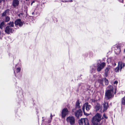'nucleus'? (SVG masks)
<instances>
[{
    "mask_svg": "<svg viewBox=\"0 0 125 125\" xmlns=\"http://www.w3.org/2000/svg\"><path fill=\"white\" fill-rule=\"evenodd\" d=\"M107 88L108 89L106 91L105 95V98L107 100L110 99L114 96L113 87L111 85H109Z\"/></svg>",
    "mask_w": 125,
    "mask_h": 125,
    "instance_id": "f257e3e1",
    "label": "nucleus"
},
{
    "mask_svg": "<svg viewBox=\"0 0 125 125\" xmlns=\"http://www.w3.org/2000/svg\"><path fill=\"white\" fill-rule=\"evenodd\" d=\"M102 115L100 114L97 113L94 116V119L95 120L94 121V125H100V121L101 120Z\"/></svg>",
    "mask_w": 125,
    "mask_h": 125,
    "instance_id": "f03ea898",
    "label": "nucleus"
},
{
    "mask_svg": "<svg viewBox=\"0 0 125 125\" xmlns=\"http://www.w3.org/2000/svg\"><path fill=\"white\" fill-rule=\"evenodd\" d=\"M67 122L69 123L71 125H74L75 123V120L74 117L73 116H69L66 119Z\"/></svg>",
    "mask_w": 125,
    "mask_h": 125,
    "instance_id": "7ed1b4c3",
    "label": "nucleus"
},
{
    "mask_svg": "<svg viewBox=\"0 0 125 125\" xmlns=\"http://www.w3.org/2000/svg\"><path fill=\"white\" fill-rule=\"evenodd\" d=\"M80 125H89L88 120L87 118H81L78 121Z\"/></svg>",
    "mask_w": 125,
    "mask_h": 125,
    "instance_id": "20e7f679",
    "label": "nucleus"
},
{
    "mask_svg": "<svg viewBox=\"0 0 125 125\" xmlns=\"http://www.w3.org/2000/svg\"><path fill=\"white\" fill-rule=\"evenodd\" d=\"M74 115L78 119L82 116L83 115V112L81 109H79L74 112Z\"/></svg>",
    "mask_w": 125,
    "mask_h": 125,
    "instance_id": "39448f33",
    "label": "nucleus"
},
{
    "mask_svg": "<svg viewBox=\"0 0 125 125\" xmlns=\"http://www.w3.org/2000/svg\"><path fill=\"white\" fill-rule=\"evenodd\" d=\"M125 63L121 62H118V67L115 69V71L116 72H119V69L121 70L123 67L125 66Z\"/></svg>",
    "mask_w": 125,
    "mask_h": 125,
    "instance_id": "423d86ee",
    "label": "nucleus"
},
{
    "mask_svg": "<svg viewBox=\"0 0 125 125\" xmlns=\"http://www.w3.org/2000/svg\"><path fill=\"white\" fill-rule=\"evenodd\" d=\"M69 113V111L67 109L65 108L63 109L61 113L62 116V118H64Z\"/></svg>",
    "mask_w": 125,
    "mask_h": 125,
    "instance_id": "0eeeda50",
    "label": "nucleus"
},
{
    "mask_svg": "<svg viewBox=\"0 0 125 125\" xmlns=\"http://www.w3.org/2000/svg\"><path fill=\"white\" fill-rule=\"evenodd\" d=\"M105 66V63L104 62H102L99 64L97 66V70L98 72L100 71Z\"/></svg>",
    "mask_w": 125,
    "mask_h": 125,
    "instance_id": "6e6552de",
    "label": "nucleus"
},
{
    "mask_svg": "<svg viewBox=\"0 0 125 125\" xmlns=\"http://www.w3.org/2000/svg\"><path fill=\"white\" fill-rule=\"evenodd\" d=\"M15 24L16 27L19 26L21 27L23 24V22L21 21V20L19 19L15 21Z\"/></svg>",
    "mask_w": 125,
    "mask_h": 125,
    "instance_id": "1a4fd4ad",
    "label": "nucleus"
},
{
    "mask_svg": "<svg viewBox=\"0 0 125 125\" xmlns=\"http://www.w3.org/2000/svg\"><path fill=\"white\" fill-rule=\"evenodd\" d=\"M13 31L14 30L9 26H7L6 27L5 32L9 34L10 33H12Z\"/></svg>",
    "mask_w": 125,
    "mask_h": 125,
    "instance_id": "9d476101",
    "label": "nucleus"
},
{
    "mask_svg": "<svg viewBox=\"0 0 125 125\" xmlns=\"http://www.w3.org/2000/svg\"><path fill=\"white\" fill-rule=\"evenodd\" d=\"M103 105L104 107L103 111L104 112L105 111H106L107 109L109 107V106L108 105V103L105 101L104 102Z\"/></svg>",
    "mask_w": 125,
    "mask_h": 125,
    "instance_id": "9b49d317",
    "label": "nucleus"
},
{
    "mask_svg": "<svg viewBox=\"0 0 125 125\" xmlns=\"http://www.w3.org/2000/svg\"><path fill=\"white\" fill-rule=\"evenodd\" d=\"M18 0H13L12 1V5L14 7L18 6L19 4Z\"/></svg>",
    "mask_w": 125,
    "mask_h": 125,
    "instance_id": "f8f14e48",
    "label": "nucleus"
},
{
    "mask_svg": "<svg viewBox=\"0 0 125 125\" xmlns=\"http://www.w3.org/2000/svg\"><path fill=\"white\" fill-rule=\"evenodd\" d=\"M84 106H85L86 109L87 111H89L90 109L91 108V106L90 105L88 104V103H85L84 104Z\"/></svg>",
    "mask_w": 125,
    "mask_h": 125,
    "instance_id": "ddd939ff",
    "label": "nucleus"
},
{
    "mask_svg": "<svg viewBox=\"0 0 125 125\" xmlns=\"http://www.w3.org/2000/svg\"><path fill=\"white\" fill-rule=\"evenodd\" d=\"M80 103L79 100H77L75 104V108L76 109H79L80 108Z\"/></svg>",
    "mask_w": 125,
    "mask_h": 125,
    "instance_id": "4468645a",
    "label": "nucleus"
},
{
    "mask_svg": "<svg viewBox=\"0 0 125 125\" xmlns=\"http://www.w3.org/2000/svg\"><path fill=\"white\" fill-rule=\"evenodd\" d=\"M110 69V68L109 67H106L105 71V77H106L107 76L108 73V72L109 70Z\"/></svg>",
    "mask_w": 125,
    "mask_h": 125,
    "instance_id": "2eb2a0df",
    "label": "nucleus"
},
{
    "mask_svg": "<svg viewBox=\"0 0 125 125\" xmlns=\"http://www.w3.org/2000/svg\"><path fill=\"white\" fill-rule=\"evenodd\" d=\"M101 107V106L100 104L98 103H97L95 107L96 111H98L100 109Z\"/></svg>",
    "mask_w": 125,
    "mask_h": 125,
    "instance_id": "dca6fc26",
    "label": "nucleus"
},
{
    "mask_svg": "<svg viewBox=\"0 0 125 125\" xmlns=\"http://www.w3.org/2000/svg\"><path fill=\"white\" fill-rule=\"evenodd\" d=\"M121 51V50L120 48H118V47L116 49H115L114 51L116 54H117L119 53Z\"/></svg>",
    "mask_w": 125,
    "mask_h": 125,
    "instance_id": "f3484780",
    "label": "nucleus"
},
{
    "mask_svg": "<svg viewBox=\"0 0 125 125\" xmlns=\"http://www.w3.org/2000/svg\"><path fill=\"white\" fill-rule=\"evenodd\" d=\"M85 107V106H84V104L82 107V109L83 110L84 115L86 116H88V115H89V114H87L85 112V111H84Z\"/></svg>",
    "mask_w": 125,
    "mask_h": 125,
    "instance_id": "a211bd4d",
    "label": "nucleus"
},
{
    "mask_svg": "<svg viewBox=\"0 0 125 125\" xmlns=\"http://www.w3.org/2000/svg\"><path fill=\"white\" fill-rule=\"evenodd\" d=\"M10 19V18L8 16H6L5 17V19L4 20V21L7 22L9 21Z\"/></svg>",
    "mask_w": 125,
    "mask_h": 125,
    "instance_id": "6ab92c4d",
    "label": "nucleus"
},
{
    "mask_svg": "<svg viewBox=\"0 0 125 125\" xmlns=\"http://www.w3.org/2000/svg\"><path fill=\"white\" fill-rule=\"evenodd\" d=\"M4 21H2L0 24V28L1 30L3 29V27L4 25Z\"/></svg>",
    "mask_w": 125,
    "mask_h": 125,
    "instance_id": "aec40b11",
    "label": "nucleus"
},
{
    "mask_svg": "<svg viewBox=\"0 0 125 125\" xmlns=\"http://www.w3.org/2000/svg\"><path fill=\"white\" fill-rule=\"evenodd\" d=\"M122 104L123 105H125V97H123L121 101Z\"/></svg>",
    "mask_w": 125,
    "mask_h": 125,
    "instance_id": "412c9836",
    "label": "nucleus"
},
{
    "mask_svg": "<svg viewBox=\"0 0 125 125\" xmlns=\"http://www.w3.org/2000/svg\"><path fill=\"white\" fill-rule=\"evenodd\" d=\"M103 81L104 80L103 79H99L98 80L99 82L102 85H103Z\"/></svg>",
    "mask_w": 125,
    "mask_h": 125,
    "instance_id": "4be33fe9",
    "label": "nucleus"
},
{
    "mask_svg": "<svg viewBox=\"0 0 125 125\" xmlns=\"http://www.w3.org/2000/svg\"><path fill=\"white\" fill-rule=\"evenodd\" d=\"M9 26L10 27H13L14 26V23L12 22H10L9 23H8Z\"/></svg>",
    "mask_w": 125,
    "mask_h": 125,
    "instance_id": "5701e85b",
    "label": "nucleus"
},
{
    "mask_svg": "<svg viewBox=\"0 0 125 125\" xmlns=\"http://www.w3.org/2000/svg\"><path fill=\"white\" fill-rule=\"evenodd\" d=\"M104 81L105 84L106 85H108L109 83L108 80L106 78H104Z\"/></svg>",
    "mask_w": 125,
    "mask_h": 125,
    "instance_id": "b1692460",
    "label": "nucleus"
},
{
    "mask_svg": "<svg viewBox=\"0 0 125 125\" xmlns=\"http://www.w3.org/2000/svg\"><path fill=\"white\" fill-rule=\"evenodd\" d=\"M7 10H5V11L3 13H2V17H4L6 16L7 13Z\"/></svg>",
    "mask_w": 125,
    "mask_h": 125,
    "instance_id": "393cba45",
    "label": "nucleus"
},
{
    "mask_svg": "<svg viewBox=\"0 0 125 125\" xmlns=\"http://www.w3.org/2000/svg\"><path fill=\"white\" fill-rule=\"evenodd\" d=\"M93 67L94 66L93 65L92 66H91L90 68L91 69V70H90V72L91 73H92L93 72L94 70H93Z\"/></svg>",
    "mask_w": 125,
    "mask_h": 125,
    "instance_id": "a878e982",
    "label": "nucleus"
},
{
    "mask_svg": "<svg viewBox=\"0 0 125 125\" xmlns=\"http://www.w3.org/2000/svg\"><path fill=\"white\" fill-rule=\"evenodd\" d=\"M21 70V69L20 68H18L16 69V72L17 73H18L20 72Z\"/></svg>",
    "mask_w": 125,
    "mask_h": 125,
    "instance_id": "bb28decb",
    "label": "nucleus"
},
{
    "mask_svg": "<svg viewBox=\"0 0 125 125\" xmlns=\"http://www.w3.org/2000/svg\"><path fill=\"white\" fill-rule=\"evenodd\" d=\"M92 125H94V116L92 118Z\"/></svg>",
    "mask_w": 125,
    "mask_h": 125,
    "instance_id": "cd10ccee",
    "label": "nucleus"
},
{
    "mask_svg": "<svg viewBox=\"0 0 125 125\" xmlns=\"http://www.w3.org/2000/svg\"><path fill=\"white\" fill-rule=\"evenodd\" d=\"M103 116L106 119H107L108 118V117L105 114H104L103 115Z\"/></svg>",
    "mask_w": 125,
    "mask_h": 125,
    "instance_id": "c85d7f7f",
    "label": "nucleus"
},
{
    "mask_svg": "<svg viewBox=\"0 0 125 125\" xmlns=\"http://www.w3.org/2000/svg\"><path fill=\"white\" fill-rule=\"evenodd\" d=\"M118 83V81H115L114 82V84H116V85Z\"/></svg>",
    "mask_w": 125,
    "mask_h": 125,
    "instance_id": "c756f323",
    "label": "nucleus"
},
{
    "mask_svg": "<svg viewBox=\"0 0 125 125\" xmlns=\"http://www.w3.org/2000/svg\"><path fill=\"white\" fill-rule=\"evenodd\" d=\"M52 120V119H49L48 121V123H50L51 122Z\"/></svg>",
    "mask_w": 125,
    "mask_h": 125,
    "instance_id": "7c9ffc66",
    "label": "nucleus"
},
{
    "mask_svg": "<svg viewBox=\"0 0 125 125\" xmlns=\"http://www.w3.org/2000/svg\"><path fill=\"white\" fill-rule=\"evenodd\" d=\"M61 1L63 2H67L68 1H67L66 0H62Z\"/></svg>",
    "mask_w": 125,
    "mask_h": 125,
    "instance_id": "2f4dec72",
    "label": "nucleus"
},
{
    "mask_svg": "<svg viewBox=\"0 0 125 125\" xmlns=\"http://www.w3.org/2000/svg\"><path fill=\"white\" fill-rule=\"evenodd\" d=\"M53 115H52V114L51 113V114L50 115V119H52V117L53 116Z\"/></svg>",
    "mask_w": 125,
    "mask_h": 125,
    "instance_id": "473e14b6",
    "label": "nucleus"
},
{
    "mask_svg": "<svg viewBox=\"0 0 125 125\" xmlns=\"http://www.w3.org/2000/svg\"><path fill=\"white\" fill-rule=\"evenodd\" d=\"M119 1L121 2H123V0H119Z\"/></svg>",
    "mask_w": 125,
    "mask_h": 125,
    "instance_id": "72a5a7b5",
    "label": "nucleus"
},
{
    "mask_svg": "<svg viewBox=\"0 0 125 125\" xmlns=\"http://www.w3.org/2000/svg\"><path fill=\"white\" fill-rule=\"evenodd\" d=\"M75 110V109H73L72 110V112H74V110Z\"/></svg>",
    "mask_w": 125,
    "mask_h": 125,
    "instance_id": "f704fd0d",
    "label": "nucleus"
},
{
    "mask_svg": "<svg viewBox=\"0 0 125 125\" xmlns=\"http://www.w3.org/2000/svg\"><path fill=\"white\" fill-rule=\"evenodd\" d=\"M69 1L70 2H72L73 1L72 0H69V1Z\"/></svg>",
    "mask_w": 125,
    "mask_h": 125,
    "instance_id": "c9c22d12",
    "label": "nucleus"
},
{
    "mask_svg": "<svg viewBox=\"0 0 125 125\" xmlns=\"http://www.w3.org/2000/svg\"><path fill=\"white\" fill-rule=\"evenodd\" d=\"M116 88H115V93H116Z\"/></svg>",
    "mask_w": 125,
    "mask_h": 125,
    "instance_id": "e433bc0d",
    "label": "nucleus"
},
{
    "mask_svg": "<svg viewBox=\"0 0 125 125\" xmlns=\"http://www.w3.org/2000/svg\"><path fill=\"white\" fill-rule=\"evenodd\" d=\"M14 73L16 76H17L16 74H15V71H14Z\"/></svg>",
    "mask_w": 125,
    "mask_h": 125,
    "instance_id": "4c0bfd02",
    "label": "nucleus"
},
{
    "mask_svg": "<svg viewBox=\"0 0 125 125\" xmlns=\"http://www.w3.org/2000/svg\"><path fill=\"white\" fill-rule=\"evenodd\" d=\"M35 2V1H33L31 3H34Z\"/></svg>",
    "mask_w": 125,
    "mask_h": 125,
    "instance_id": "58836bf2",
    "label": "nucleus"
},
{
    "mask_svg": "<svg viewBox=\"0 0 125 125\" xmlns=\"http://www.w3.org/2000/svg\"><path fill=\"white\" fill-rule=\"evenodd\" d=\"M34 12H32V14H33H33H34Z\"/></svg>",
    "mask_w": 125,
    "mask_h": 125,
    "instance_id": "ea45409f",
    "label": "nucleus"
},
{
    "mask_svg": "<svg viewBox=\"0 0 125 125\" xmlns=\"http://www.w3.org/2000/svg\"><path fill=\"white\" fill-rule=\"evenodd\" d=\"M124 52H125V49H124Z\"/></svg>",
    "mask_w": 125,
    "mask_h": 125,
    "instance_id": "a19ab883",
    "label": "nucleus"
},
{
    "mask_svg": "<svg viewBox=\"0 0 125 125\" xmlns=\"http://www.w3.org/2000/svg\"><path fill=\"white\" fill-rule=\"evenodd\" d=\"M26 1H28L29 0H26Z\"/></svg>",
    "mask_w": 125,
    "mask_h": 125,
    "instance_id": "79ce46f5",
    "label": "nucleus"
},
{
    "mask_svg": "<svg viewBox=\"0 0 125 125\" xmlns=\"http://www.w3.org/2000/svg\"><path fill=\"white\" fill-rule=\"evenodd\" d=\"M31 5H32V3H31Z\"/></svg>",
    "mask_w": 125,
    "mask_h": 125,
    "instance_id": "37998d69",
    "label": "nucleus"
}]
</instances>
